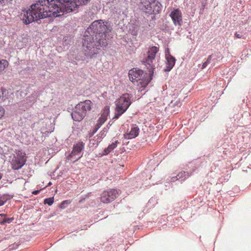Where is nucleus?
I'll return each mask as SVG.
<instances>
[{
	"label": "nucleus",
	"instance_id": "obj_1",
	"mask_svg": "<svg viewBox=\"0 0 251 251\" xmlns=\"http://www.w3.org/2000/svg\"><path fill=\"white\" fill-rule=\"evenodd\" d=\"M91 0H38L31 4L28 10L23 11L21 20L25 25L48 17H58L62 14L71 12L79 6L85 5Z\"/></svg>",
	"mask_w": 251,
	"mask_h": 251
},
{
	"label": "nucleus",
	"instance_id": "obj_2",
	"mask_svg": "<svg viewBox=\"0 0 251 251\" xmlns=\"http://www.w3.org/2000/svg\"><path fill=\"white\" fill-rule=\"evenodd\" d=\"M112 28L108 21H94L84 31L82 44L83 53L75 56L76 61L88 62L90 58H96L100 50H105L107 46V35Z\"/></svg>",
	"mask_w": 251,
	"mask_h": 251
},
{
	"label": "nucleus",
	"instance_id": "obj_3",
	"mask_svg": "<svg viewBox=\"0 0 251 251\" xmlns=\"http://www.w3.org/2000/svg\"><path fill=\"white\" fill-rule=\"evenodd\" d=\"M153 75V70H149L148 73L141 69L135 68L130 69L128 73L130 80L139 86V91L141 92L145 90L152 79Z\"/></svg>",
	"mask_w": 251,
	"mask_h": 251
},
{
	"label": "nucleus",
	"instance_id": "obj_4",
	"mask_svg": "<svg viewBox=\"0 0 251 251\" xmlns=\"http://www.w3.org/2000/svg\"><path fill=\"white\" fill-rule=\"evenodd\" d=\"M92 102L90 100L80 101L72 112V118L76 121H80L85 118L87 112L91 109Z\"/></svg>",
	"mask_w": 251,
	"mask_h": 251
},
{
	"label": "nucleus",
	"instance_id": "obj_5",
	"mask_svg": "<svg viewBox=\"0 0 251 251\" xmlns=\"http://www.w3.org/2000/svg\"><path fill=\"white\" fill-rule=\"evenodd\" d=\"M141 10L147 16L156 15L162 10V5L159 1L152 0L151 1L145 0L141 3Z\"/></svg>",
	"mask_w": 251,
	"mask_h": 251
},
{
	"label": "nucleus",
	"instance_id": "obj_6",
	"mask_svg": "<svg viewBox=\"0 0 251 251\" xmlns=\"http://www.w3.org/2000/svg\"><path fill=\"white\" fill-rule=\"evenodd\" d=\"M159 51V48L153 46L149 49L148 51V55L144 60L142 61V63L145 65L148 70H152L154 73V70L156 67V64L154 63L155 56Z\"/></svg>",
	"mask_w": 251,
	"mask_h": 251
},
{
	"label": "nucleus",
	"instance_id": "obj_7",
	"mask_svg": "<svg viewBox=\"0 0 251 251\" xmlns=\"http://www.w3.org/2000/svg\"><path fill=\"white\" fill-rule=\"evenodd\" d=\"M26 163L25 153L22 150H16L11 161L13 169L17 170L22 168Z\"/></svg>",
	"mask_w": 251,
	"mask_h": 251
},
{
	"label": "nucleus",
	"instance_id": "obj_8",
	"mask_svg": "<svg viewBox=\"0 0 251 251\" xmlns=\"http://www.w3.org/2000/svg\"><path fill=\"white\" fill-rule=\"evenodd\" d=\"M84 148V144L82 142L74 144L71 152L67 157L68 160L72 163L78 161L83 156Z\"/></svg>",
	"mask_w": 251,
	"mask_h": 251
},
{
	"label": "nucleus",
	"instance_id": "obj_9",
	"mask_svg": "<svg viewBox=\"0 0 251 251\" xmlns=\"http://www.w3.org/2000/svg\"><path fill=\"white\" fill-rule=\"evenodd\" d=\"M132 97L131 94L124 93L118 99L116 107L120 111H123L125 113L131 104V99Z\"/></svg>",
	"mask_w": 251,
	"mask_h": 251
},
{
	"label": "nucleus",
	"instance_id": "obj_10",
	"mask_svg": "<svg viewBox=\"0 0 251 251\" xmlns=\"http://www.w3.org/2000/svg\"><path fill=\"white\" fill-rule=\"evenodd\" d=\"M121 191L117 189H109L104 190L100 196L101 201L103 203H109L118 197Z\"/></svg>",
	"mask_w": 251,
	"mask_h": 251
},
{
	"label": "nucleus",
	"instance_id": "obj_11",
	"mask_svg": "<svg viewBox=\"0 0 251 251\" xmlns=\"http://www.w3.org/2000/svg\"><path fill=\"white\" fill-rule=\"evenodd\" d=\"M41 95L40 92H34L31 95L29 96L25 100L21 101L18 103V105L21 109H27L31 106L36 101L38 97Z\"/></svg>",
	"mask_w": 251,
	"mask_h": 251
},
{
	"label": "nucleus",
	"instance_id": "obj_12",
	"mask_svg": "<svg viewBox=\"0 0 251 251\" xmlns=\"http://www.w3.org/2000/svg\"><path fill=\"white\" fill-rule=\"evenodd\" d=\"M165 58L166 60V67L164 68L165 72H169L174 67L176 62V58L171 55L169 49L165 50Z\"/></svg>",
	"mask_w": 251,
	"mask_h": 251
},
{
	"label": "nucleus",
	"instance_id": "obj_13",
	"mask_svg": "<svg viewBox=\"0 0 251 251\" xmlns=\"http://www.w3.org/2000/svg\"><path fill=\"white\" fill-rule=\"evenodd\" d=\"M170 16L175 25L181 26L183 24L182 13L179 9H176L171 11Z\"/></svg>",
	"mask_w": 251,
	"mask_h": 251
},
{
	"label": "nucleus",
	"instance_id": "obj_14",
	"mask_svg": "<svg viewBox=\"0 0 251 251\" xmlns=\"http://www.w3.org/2000/svg\"><path fill=\"white\" fill-rule=\"evenodd\" d=\"M192 172L190 171H181L177 174V176H172L170 178V179H168V180L171 182H175L177 180H178L182 183V181L187 179L189 176L192 175Z\"/></svg>",
	"mask_w": 251,
	"mask_h": 251
},
{
	"label": "nucleus",
	"instance_id": "obj_15",
	"mask_svg": "<svg viewBox=\"0 0 251 251\" xmlns=\"http://www.w3.org/2000/svg\"><path fill=\"white\" fill-rule=\"evenodd\" d=\"M139 127L136 125H132L129 132L124 134V137L126 139L135 138L139 135Z\"/></svg>",
	"mask_w": 251,
	"mask_h": 251
},
{
	"label": "nucleus",
	"instance_id": "obj_16",
	"mask_svg": "<svg viewBox=\"0 0 251 251\" xmlns=\"http://www.w3.org/2000/svg\"><path fill=\"white\" fill-rule=\"evenodd\" d=\"M109 127L107 126L103 128V130L101 131V132L98 136L97 139H94L90 140L91 143H93V145L97 146L99 143L100 142L101 139L106 136V133L108 130Z\"/></svg>",
	"mask_w": 251,
	"mask_h": 251
},
{
	"label": "nucleus",
	"instance_id": "obj_17",
	"mask_svg": "<svg viewBox=\"0 0 251 251\" xmlns=\"http://www.w3.org/2000/svg\"><path fill=\"white\" fill-rule=\"evenodd\" d=\"M14 220V217L8 218L6 214H0V224L1 225L10 224L12 223Z\"/></svg>",
	"mask_w": 251,
	"mask_h": 251
},
{
	"label": "nucleus",
	"instance_id": "obj_18",
	"mask_svg": "<svg viewBox=\"0 0 251 251\" xmlns=\"http://www.w3.org/2000/svg\"><path fill=\"white\" fill-rule=\"evenodd\" d=\"M110 113V107L109 106H106L104 107L103 109L102 112L101 114V117L100 118L101 120H103L104 122H105V121L107 119V116H108Z\"/></svg>",
	"mask_w": 251,
	"mask_h": 251
},
{
	"label": "nucleus",
	"instance_id": "obj_19",
	"mask_svg": "<svg viewBox=\"0 0 251 251\" xmlns=\"http://www.w3.org/2000/svg\"><path fill=\"white\" fill-rule=\"evenodd\" d=\"M104 123L103 120L99 118L97 121V123L94 127L92 133L90 134V137L92 136L100 129V127Z\"/></svg>",
	"mask_w": 251,
	"mask_h": 251
},
{
	"label": "nucleus",
	"instance_id": "obj_20",
	"mask_svg": "<svg viewBox=\"0 0 251 251\" xmlns=\"http://www.w3.org/2000/svg\"><path fill=\"white\" fill-rule=\"evenodd\" d=\"M8 66V62L5 59L0 60V74Z\"/></svg>",
	"mask_w": 251,
	"mask_h": 251
},
{
	"label": "nucleus",
	"instance_id": "obj_21",
	"mask_svg": "<svg viewBox=\"0 0 251 251\" xmlns=\"http://www.w3.org/2000/svg\"><path fill=\"white\" fill-rule=\"evenodd\" d=\"M26 94V92L24 90H22V89H20L15 93L17 98L20 100L25 98Z\"/></svg>",
	"mask_w": 251,
	"mask_h": 251
},
{
	"label": "nucleus",
	"instance_id": "obj_22",
	"mask_svg": "<svg viewBox=\"0 0 251 251\" xmlns=\"http://www.w3.org/2000/svg\"><path fill=\"white\" fill-rule=\"evenodd\" d=\"M115 114L114 117H113V119H118V118H119L121 115H122L124 113V111H120L116 107L115 108Z\"/></svg>",
	"mask_w": 251,
	"mask_h": 251
},
{
	"label": "nucleus",
	"instance_id": "obj_23",
	"mask_svg": "<svg viewBox=\"0 0 251 251\" xmlns=\"http://www.w3.org/2000/svg\"><path fill=\"white\" fill-rule=\"evenodd\" d=\"M71 201L70 200H65L62 201V202L60 204V208L61 209L66 208L67 206L70 204Z\"/></svg>",
	"mask_w": 251,
	"mask_h": 251
},
{
	"label": "nucleus",
	"instance_id": "obj_24",
	"mask_svg": "<svg viewBox=\"0 0 251 251\" xmlns=\"http://www.w3.org/2000/svg\"><path fill=\"white\" fill-rule=\"evenodd\" d=\"M54 198L51 197L49 198L45 199L44 201V203L45 204H48L49 206H50L53 204V203L54 202Z\"/></svg>",
	"mask_w": 251,
	"mask_h": 251
},
{
	"label": "nucleus",
	"instance_id": "obj_25",
	"mask_svg": "<svg viewBox=\"0 0 251 251\" xmlns=\"http://www.w3.org/2000/svg\"><path fill=\"white\" fill-rule=\"evenodd\" d=\"M7 201V196L4 195L0 194V206L4 204V203Z\"/></svg>",
	"mask_w": 251,
	"mask_h": 251
},
{
	"label": "nucleus",
	"instance_id": "obj_26",
	"mask_svg": "<svg viewBox=\"0 0 251 251\" xmlns=\"http://www.w3.org/2000/svg\"><path fill=\"white\" fill-rule=\"evenodd\" d=\"M118 143V140H115V142H113L112 144H109L108 146V148L111 151H112V150H113L114 149H115L116 148V147L117 146Z\"/></svg>",
	"mask_w": 251,
	"mask_h": 251
},
{
	"label": "nucleus",
	"instance_id": "obj_27",
	"mask_svg": "<svg viewBox=\"0 0 251 251\" xmlns=\"http://www.w3.org/2000/svg\"><path fill=\"white\" fill-rule=\"evenodd\" d=\"M157 203V201L155 198H152L148 202L149 206H153L155 203Z\"/></svg>",
	"mask_w": 251,
	"mask_h": 251
},
{
	"label": "nucleus",
	"instance_id": "obj_28",
	"mask_svg": "<svg viewBox=\"0 0 251 251\" xmlns=\"http://www.w3.org/2000/svg\"><path fill=\"white\" fill-rule=\"evenodd\" d=\"M110 151H111L107 147V148L103 150V152H102V153L100 154V156H102L103 155H107L108 154H109L110 153Z\"/></svg>",
	"mask_w": 251,
	"mask_h": 251
},
{
	"label": "nucleus",
	"instance_id": "obj_29",
	"mask_svg": "<svg viewBox=\"0 0 251 251\" xmlns=\"http://www.w3.org/2000/svg\"><path fill=\"white\" fill-rule=\"evenodd\" d=\"M32 67H27L25 68V70H23L24 73H27L28 74H30L31 72H32Z\"/></svg>",
	"mask_w": 251,
	"mask_h": 251
},
{
	"label": "nucleus",
	"instance_id": "obj_30",
	"mask_svg": "<svg viewBox=\"0 0 251 251\" xmlns=\"http://www.w3.org/2000/svg\"><path fill=\"white\" fill-rule=\"evenodd\" d=\"M4 110L2 106H0V118L3 117L4 114Z\"/></svg>",
	"mask_w": 251,
	"mask_h": 251
},
{
	"label": "nucleus",
	"instance_id": "obj_31",
	"mask_svg": "<svg viewBox=\"0 0 251 251\" xmlns=\"http://www.w3.org/2000/svg\"><path fill=\"white\" fill-rule=\"evenodd\" d=\"M213 55L211 54L210 55H209L208 57L207 58L206 62H208V63L209 64L211 62L212 58L213 57Z\"/></svg>",
	"mask_w": 251,
	"mask_h": 251
},
{
	"label": "nucleus",
	"instance_id": "obj_32",
	"mask_svg": "<svg viewBox=\"0 0 251 251\" xmlns=\"http://www.w3.org/2000/svg\"><path fill=\"white\" fill-rule=\"evenodd\" d=\"M234 36L237 38H241L242 37V35H241L240 33L238 32H236L234 33Z\"/></svg>",
	"mask_w": 251,
	"mask_h": 251
},
{
	"label": "nucleus",
	"instance_id": "obj_33",
	"mask_svg": "<svg viewBox=\"0 0 251 251\" xmlns=\"http://www.w3.org/2000/svg\"><path fill=\"white\" fill-rule=\"evenodd\" d=\"M208 64V62H206V61L203 62L202 64V67L201 68L202 69H204V68H205L207 66V65Z\"/></svg>",
	"mask_w": 251,
	"mask_h": 251
},
{
	"label": "nucleus",
	"instance_id": "obj_34",
	"mask_svg": "<svg viewBox=\"0 0 251 251\" xmlns=\"http://www.w3.org/2000/svg\"><path fill=\"white\" fill-rule=\"evenodd\" d=\"M10 0H0V6H3L5 5V1H9Z\"/></svg>",
	"mask_w": 251,
	"mask_h": 251
},
{
	"label": "nucleus",
	"instance_id": "obj_35",
	"mask_svg": "<svg viewBox=\"0 0 251 251\" xmlns=\"http://www.w3.org/2000/svg\"><path fill=\"white\" fill-rule=\"evenodd\" d=\"M6 92V91L5 90H3V89H0V94L1 93L2 94V99H3V95H4V93ZM1 96L0 95V98H1Z\"/></svg>",
	"mask_w": 251,
	"mask_h": 251
},
{
	"label": "nucleus",
	"instance_id": "obj_36",
	"mask_svg": "<svg viewBox=\"0 0 251 251\" xmlns=\"http://www.w3.org/2000/svg\"><path fill=\"white\" fill-rule=\"evenodd\" d=\"M40 192V190H34L33 192H32V194H34V195H37L38 194H39Z\"/></svg>",
	"mask_w": 251,
	"mask_h": 251
},
{
	"label": "nucleus",
	"instance_id": "obj_37",
	"mask_svg": "<svg viewBox=\"0 0 251 251\" xmlns=\"http://www.w3.org/2000/svg\"><path fill=\"white\" fill-rule=\"evenodd\" d=\"M2 176V174L0 173V179H1Z\"/></svg>",
	"mask_w": 251,
	"mask_h": 251
},
{
	"label": "nucleus",
	"instance_id": "obj_38",
	"mask_svg": "<svg viewBox=\"0 0 251 251\" xmlns=\"http://www.w3.org/2000/svg\"><path fill=\"white\" fill-rule=\"evenodd\" d=\"M51 184V183L50 182L49 183V186H50V185Z\"/></svg>",
	"mask_w": 251,
	"mask_h": 251
}]
</instances>
